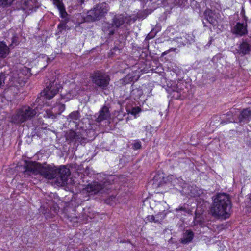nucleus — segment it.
Listing matches in <instances>:
<instances>
[{
  "instance_id": "20",
  "label": "nucleus",
  "mask_w": 251,
  "mask_h": 251,
  "mask_svg": "<svg viewBox=\"0 0 251 251\" xmlns=\"http://www.w3.org/2000/svg\"><path fill=\"white\" fill-rule=\"evenodd\" d=\"M9 53V47L4 42H0V57L2 58H5Z\"/></svg>"
},
{
  "instance_id": "6",
  "label": "nucleus",
  "mask_w": 251,
  "mask_h": 251,
  "mask_svg": "<svg viewBox=\"0 0 251 251\" xmlns=\"http://www.w3.org/2000/svg\"><path fill=\"white\" fill-rule=\"evenodd\" d=\"M111 177H109L106 179L103 184L99 183L97 182H94L87 185L85 188L86 191L91 194H103L111 189L110 184L111 183Z\"/></svg>"
},
{
  "instance_id": "17",
  "label": "nucleus",
  "mask_w": 251,
  "mask_h": 251,
  "mask_svg": "<svg viewBox=\"0 0 251 251\" xmlns=\"http://www.w3.org/2000/svg\"><path fill=\"white\" fill-rule=\"evenodd\" d=\"M80 113L78 111H73L67 117V121L69 122H73L76 125L78 124L80 121Z\"/></svg>"
},
{
  "instance_id": "34",
  "label": "nucleus",
  "mask_w": 251,
  "mask_h": 251,
  "mask_svg": "<svg viewBox=\"0 0 251 251\" xmlns=\"http://www.w3.org/2000/svg\"><path fill=\"white\" fill-rule=\"evenodd\" d=\"M14 39H13L12 43V44H14Z\"/></svg>"
},
{
  "instance_id": "28",
  "label": "nucleus",
  "mask_w": 251,
  "mask_h": 251,
  "mask_svg": "<svg viewBox=\"0 0 251 251\" xmlns=\"http://www.w3.org/2000/svg\"><path fill=\"white\" fill-rule=\"evenodd\" d=\"M175 210L176 212H178L179 211H184L185 212H187V211L185 207H182V206L181 207L178 208H176L175 209Z\"/></svg>"
},
{
  "instance_id": "32",
  "label": "nucleus",
  "mask_w": 251,
  "mask_h": 251,
  "mask_svg": "<svg viewBox=\"0 0 251 251\" xmlns=\"http://www.w3.org/2000/svg\"><path fill=\"white\" fill-rule=\"evenodd\" d=\"M81 3H83L85 1V0H80Z\"/></svg>"
},
{
  "instance_id": "2",
  "label": "nucleus",
  "mask_w": 251,
  "mask_h": 251,
  "mask_svg": "<svg viewBox=\"0 0 251 251\" xmlns=\"http://www.w3.org/2000/svg\"><path fill=\"white\" fill-rule=\"evenodd\" d=\"M232 207L230 198L226 193H219L213 201L210 212L216 218L227 219L229 217Z\"/></svg>"
},
{
  "instance_id": "3",
  "label": "nucleus",
  "mask_w": 251,
  "mask_h": 251,
  "mask_svg": "<svg viewBox=\"0 0 251 251\" xmlns=\"http://www.w3.org/2000/svg\"><path fill=\"white\" fill-rule=\"evenodd\" d=\"M131 21L130 17L124 14H116L112 19L111 23H105L103 24V30L109 35H113L115 31V29H118L123 25L126 27V25H129Z\"/></svg>"
},
{
  "instance_id": "27",
  "label": "nucleus",
  "mask_w": 251,
  "mask_h": 251,
  "mask_svg": "<svg viewBox=\"0 0 251 251\" xmlns=\"http://www.w3.org/2000/svg\"><path fill=\"white\" fill-rule=\"evenodd\" d=\"M58 28L60 30V31H62L66 28V24L65 23H60L58 25Z\"/></svg>"
},
{
  "instance_id": "15",
  "label": "nucleus",
  "mask_w": 251,
  "mask_h": 251,
  "mask_svg": "<svg viewBox=\"0 0 251 251\" xmlns=\"http://www.w3.org/2000/svg\"><path fill=\"white\" fill-rule=\"evenodd\" d=\"M52 2L54 6L59 10L60 17L63 19H66L68 14L62 1L60 0H52Z\"/></svg>"
},
{
  "instance_id": "18",
  "label": "nucleus",
  "mask_w": 251,
  "mask_h": 251,
  "mask_svg": "<svg viewBox=\"0 0 251 251\" xmlns=\"http://www.w3.org/2000/svg\"><path fill=\"white\" fill-rule=\"evenodd\" d=\"M165 214L163 213H159L155 216L148 215L146 217V221L150 222L159 223L164 218Z\"/></svg>"
},
{
  "instance_id": "14",
  "label": "nucleus",
  "mask_w": 251,
  "mask_h": 251,
  "mask_svg": "<svg viewBox=\"0 0 251 251\" xmlns=\"http://www.w3.org/2000/svg\"><path fill=\"white\" fill-rule=\"evenodd\" d=\"M110 116L108 108L106 106H103L100 111L99 114L95 115L96 121L100 122L104 120L107 119Z\"/></svg>"
},
{
  "instance_id": "35",
  "label": "nucleus",
  "mask_w": 251,
  "mask_h": 251,
  "mask_svg": "<svg viewBox=\"0 0 251 251\" xmlns=\"http://www.w3.org/2000/svg\"><path fill=\"white\" fill-rule=\"evenodd\" d=\"M165 52H163V55L165 54Z\"/></svg>"
},
{
  "instance_id": "7",
  "label": "nucleus",
  "mask_w": 251,
  "mask_h": 251,
  "mask_svg": "<svg viewBox=\"0 0 251 251\" xmlns=\"http://www.w3.org/2000/svg\"><path fill=\"white\" fill-rule=\"evenodd\" d=\"M109 10L108 4L102 2L96 5L93 9L88 11L87 15L92 20H100L105 16Z\"/></svg>"
},
{
  "instance_id": "13",
  "label": "nucleus",
  "mask_w": 251,
  "mask_h": 251,
  "mask_svg": "<svg viewBox=\"0 0 251 251\" xmlns=\"http://www.w3.org/2000/svg\"><path fill=\"white\" fill-rule=\"evenodd\" d=\"M205 19L212 25L215 26L217 24V14L211 10L208 9L204 12Z\"/></svg>"
},
{
  "instance_id": "36",
  "label": "nucleus",
  "mask_w": 251,
  "mask_h": 251,
  "mask_svg": "<svg viewBox=\"0 0 251 251\" xmlns=\"http://www.w3.org/2000/svg\"><path fill=\"white\" fill-rule=\"evenodd\" d=\"M160 178H163V176H162L161 177H160Z\"/></svg>"
},
{
  "instance_id": "19",
  "label": "nucleus",
  "mask_w": 251,
  "mask_h": 251,
  "mask_svg": "<svg viewBox=\"0 0 251 251\" xmlns=\"http://www.w3.org/2000/svg\"><path fill=\"white\" fill-rule=\"evenodd\" d=\"M194 237V233L191 230H186L184 233L181 239L182 243L187 244L192 241Z\"/></svg>"
},
{
  "instance_id": "4",
  "label": "nucleus",
  "mask_w": 251,
  "mask_h": 251,
  "mask_svg": "<svg viewBox=\"0 0 251 251\" xmlns=\"http://www.w3.org/2000/svg\"><path fill=\"white\" fill-rule=\"evenodd\" d=\"M38 112V107L34 109L29 106H24L19 109L12 116L11 122L20 124L33 118Z\"/></svg>"
},
{
  "instance_id": "16",
  "label": "nucleus",
  "mask_w": 251,
  "mask_h": 251,
  "mask_svg": "<svg viewBox=\"0 0 251 251\" xmlns=\"http://www.w3.org/2000/svg\"><path fill=\"white\" fill-rule=\"evenodd\" d=\"M251 119V110L243 109L239 116V122L241 124L248 123Z\"/></svg>"
},
{
  "instance_id": "9",
  "label": "nucleus",
  "mask_w": 251,
  "mask_h": 251,
  "mask_svg": "<svg viewBox=\"0 0 251 251\" xmlns=\"http://www.w3.org/2000/svg\"><path fill=\"white\" fill-rule=\"evenodd\" d=\"M58 92V87L54 82H50L49 85L40 93V97H38L35 102L40 103L41 98L44 99L50 100L52 99Z\"/></svg>"
},
{
  "instance_id": "22",
  "label": "nucleus",
  "mask_w": 251,
  "mask_h": 251,
  "mask_svg": "<svg viewBox=\"0 0 251 251\" xmlns=\"http://www.w3.org/2000/svg\"><path fill=\"white\" fill-rule=\"evenodd\" d=\"M53 108L55 109L57 114L59 115L65 110V105L61 103H57Z\"/></svg>"
},
{
  "instance_id": "25",
  "label": "nucleus",
  "mask_w": 251,
  "mask_h": 251,
  "mask_svg": "<svg viewBox=\"0 0 251 251\" xmlns=\"http://www.w3.org/2000/svg\"><path fill=\"white\" fill-rule=\"evenodd\" d=\"M133 147L134 149H139L141 147V143L140 141H137L134 143Z\"/></svg>"
},
{
  "instance_id": "10",
  "label": "nucleus",
  "mask_w": 251,
  "mask_h": 251,
  "mask_svg": "<svg viewBox=\"0 0 251 251\" xmlns=\"http://www.w3.org/2000/svg\"><path fill=\"white\" fill-rule=\"evenodd\" d=\"M247 24L245 22H237L231 25V30L233 34L242 36L247 34Z\"/></svg>"
},
{
  "instance_id": "23",
  "label": "nucleus",
  "mask_w": 251,
  "mask_h": 251,
  "mask_svg": "<svg viewBox=\"0 0 251 251\" xmlns=\"http://www.w3.org/2000/svg\"><path fill=\"white\" fill-rule=\"evenodd\" d=\"M47 116L48 118L54 119L55 118L58 114L56 113V110L53 107L50 110H48L46 111Z\"/></svg>"
},
{
  "instance_id": "1",
  "label": "nucleus",
  "mask_w": 251,
  "mask_h": 251,
  "mask_svg": "<svg viewBox=\"0 0 251 251\" xmlns=\"http://www.w3.org/2000/svg\"><path fill=\"white\" fill-rule=\"evenodd\" d=\"M25 168V173L27 174H40L49 180L55 179L54 183L58 186L67 184L68 177L70 174L69 169L65 166H61L57 168L54 165L43 166L39 163L33 161H26Z\"/></svg>"
},
{
  "instance_id": "21",
  "label": "nucleus",
  "mask_w": 251,
  "mask_h": 251,
  "mask_svg": "<svg viewBox=\"0 0 251 251\" xmlns=\"http://www.w3.org/2000/svg\"><path fill=\"white\" fill-rule=\"evenodd\" d=\"M226 120H223L221 122V124H226L227 123H236V120L233 117V113L231 111L228 112L226 113Z\"/></svg>"
},
{
  "instance_id": "12",
  "label": "nucleus",
  "mask_w": 251,
  "mask_h": 251,
  "mask_svg": "<svg viewBox=\"0 0 251 251\" xmlns=\"http://www.w3.org/2000/svg\"><path fill=\"white\" fill-rule=\"evenodd\" d=\"M251 45L246 40L243 41L238 46L237 51L242 56L248 54L251 50Z\"/></svg>"
},
{
  "instance_id": "24",
  "label": "nucleus",
  "mask_w": 251,
  "mask_h": 251,
  "mask_svg": "<svg viewBox=\"0 0 251 251\" xmlns=\"http://www.w3.org/2000/svg\"><path fill=\"white\" fill-rule=\"evenodd\" d=\"M14 0H0V5L3 7L10 5Z\"/></svg>"
},
{
  "instance_id": "31",
  "label": "nucleus",
  "mask_w": 251,
  "mask_h": 251,
  "mask_svg": "<svg viewBox=\"0 0 251 251\" xmlns=\"http://www.w3.org/2000/svg\"><path fill=\"white\" fill-rule=\"evenodd\" d=\"M157 177H158V176H155L154 177V180L155 181V180H157Z\"/></svg>"
},
{
  "instance_id": "29",
  "label": "nucleus",
  "mask_w": 251,
  "mask_h": 251,
  "mask_svg": "<svg viewBox=\"0 0 251 251\" xmlns=\"http://www.w3.org/2000/svg\"><path fill=\"white\" fill-rule=\"evenodd\" d=\"M152 38V36L150 35V34H148L147 36L146 37V39H150Z\"/></svg>"
},
{
  "instance_id": "8",
  "label": "nucleus",
  "mask_w": 251,
  "mask_h": 251,
  "mask_svg": "<svg viewBox=\"0 0 251 251\" xmlns=\"http://www.w3.org/2000/svg\"><path fill=\"white\" fill-rule=\"evenodd\" d=\"M170 179H173V184L174 186L178 185L182 188L179 190L182 195H189L191 197H195L196 194L195 187L185 183L182 179L176 178L173 176H170Z\"/></svg>"
},
{
  "instance_id": "11",
  "label": "nucleus",
  "mask_w": 251,
  "mask_h": 251,
  "mask_svg": "<svg viewBox=\"0 0 251 251\" xmlns=\"http://www.w3.org/2000/svg\"><path fill=\"white\" fill-rule=\"evenodd\" d=\"M22 72L18 73L17 71L11 72L10 75L9 80L11 81V86H17V84H21L24 82V78L23 77Z\"/></svg>"
},
{
  "instance_id": "5",
  "label": "nucleus",
  "mask_w": 251,
  "mask_h": 251,
  "mask_svg": "<svg viewBox=\"0 0 251 251\" xmlns=\"http://www.w3.org/2000/svg\"><path fill=\"white\" fill-rule=\"evenodd\" d=\"M92 83L97 88L101 90H107L110 81V76L103 71H95L90 75Z\"/></svg>"
},
{
  "instance_id": "30",
  "label": "nucleus",
  "mask_w": 251,
  "mask_h": 251,
  "mask_svg": "<svg viewBox=\"0 0 251 251\" xmlns=\"http://www.w3.org/2000/svg\"><path fill=\"white\" fill-rule=\"evenodd\" d=\"M75 135H76V134L75 133H74V132L72 133V137L73 138V139H75Z\"/></svg>"
},
{
  "instance_id": "33",
  "label": "nucleus",
  "mask_w": 251,
  "mask_h": 251,
  "mask_svg": "<svg viewBox=\"0 0 251 251\" xmlns=\"http://www.w3.org/2000/svg\"><path fill=\"white\" fill-rule=\"evenodd\" d=\"M25 70L28 71L29 69L28 68H25Z\"/></svg>"
},
{
  "instance_id": "26",
  "label": "nucleus",
  "mask_w": 251,
  "mask_h": 251,
  "mask_svg": "<svg viewBox=\"0 0 251 251\" xmlns=\"http://www.w3.org/2000/svg\"><path fill=\"white\" fill-rule=\"evenodd\" d=\"M141 111V108L137 107L133 108L132 109L131 114L133 115H136L138 113H139Z\"/></svg>"
}]
</instances>
